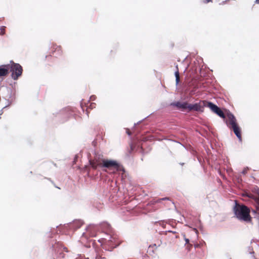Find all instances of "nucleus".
I'll return each instance as SVG.
<instances>
[{"label": "nucleus", "instance_id": "f257e3e1", "mask_svg": "<svg viewBox=\"0 0 259 259\" xmlns=\"http://www.w3.org/2000/svg\"><path fill=\"white\" fill-rule=\"evenodd\" d=\"M100 167L105 168V171L110 174H115L116 172H122V176L125 172V170L123 166L115 160L105 159L101 161Z\"/></svg>", "mask_w": 259, "mask_h": 259}, {"label": "nucleus", "instance_id": "f03ea898", "mask_svg": "<svg viewBox=\"0 0 259 259\" xmlns=\"http://www.w3.org/2000/svg\"><path fill=\"white\" fill-rule=\"evenodd\" d=\"M234 213L236 218L240 221L250 222L251 217L250 215V209L243 205H237L234 207Z\"/></svg>", "mask_w": 259, "mask_h": 259}, {"label": "nucleus", "instance_id": "7ed1b4c3", "mask_svg": "<svg viewBox=\"0 0 259 259\" xmlns=\"http://www.w3.org/2000/svg\"><path fill=\"white\" fill-rule=\"evenodd\" d=\"M227 119L225 121L227 126L232 130L236 136L241 134V130L239 126L237 119L234 115L229 111L227 114Z\"/></svg>", "mask_w": 259, "mask_h": 259}, {"label": "nucleus", "instance_id": "20e7f679", "mask_svg": "<svg viewBox=\"0 0 259 259\" xmlns=\"http://www.w3.org/2000/svg\"><path fill=\"white\" fill-rule=\"evenodd\" d=\"M11 73V77L14 80H17L22 75L23 68L19 63H15L13 61H10L9 64V73Z\"/></svg>", "mask_w": 259, "mask_h": 259}, {"label": "nucleus", "instance_id": "39448f33", "mask_svg": "<svg viewBox=\"0 0 259 259\" xmlns=\"http://www.w3.org/2000/svg\"><path fill=\"white\" fill-rule=\"evenodd\" d=\"M205 107V101H200L198 103L194 104H189L187 102V112L196 111L198 112H203L204 111V107Z\"/></svg>", "mask_w": 259, "mask_h": 259}, {"label": "nucleus", "instance_id": "423d86ee", "mask_svg": "<svg viewBox=\"0 0 259 259\" xmlns=\"http://www.w3.org/2000/svg\"><path fill=\"white\" fill-rule=\"evenodd\" d=\"M103 157V155L95 154L94 159L89 160V164L93 169H97L100 166L102 160L105 159Z\"/></svg>", "mask_w": 259, "mask_h": 259}, {"label": "nucleus", "instance_id": "0eeeda50", "mask_svg": "<svg viewBox=\"0 0 259 259\" xmlns=\"http://www.w3.org/2000/svg\"><path fill=\"white\" fill-rule=\"evenodd\" d=\"M187 102L176 101L170 103L169 106L176 107L177 109L182 111H185L187 110Z\"/></svg>", "mask_w": 259, "mask_h": 259}, {"label": "nucleus", "instance_id": "6e6552de", "mask_svg": "<svg viewBox=\"0 0 259 259\" xmlns=\"http://www.w3.org/2000/svg\"><path fill=\"white\" fill-rule=\"evenodd\" d=\"M9 74V64L0 65V77L3 78Z\"/></svg>", "mask_w": 259, "mask_h": 259}, {"label": "nucleus", "instance_id": "1a4fd4ad", "mask_svg": "<svg viewBox=\"0 0 259 259\" xmlns=\"http://www.w3.org/2000/svg\"><path fill=\"white\" fill-rule=\"evenodd\" d=\"M205 107H208L214 113L219 107L217 105L210 101H205Z\"/></svg>", "mask_w": 259, "mask_h": 259}, {"label": "nucleus", "instance_id": "9d476101", "mask_svg": "<svg viewBox=\"0 0 259 259\" xmlns=\"http://www.w3.org/2000/svg\"><path fill=\"white\" fill-rule=\"evenodd\" d=\"M214 113H215L217 115H218L219 117L221 118H223L224 119L225 118V116L224 114V112L219 107L214 112Z\"/></svg>", "mask_w": 259, "mask_h": 259}, {"label": "nucleus", "instance_id": "9b49d317", "mask_svg": "<svg viewBox=\"0 0 259 259\" xmlns=\"http://www.w3.org/2000/svg\"><path fill=\"white\" fill-rule=\"evenodd\" d=\"M233 180L235 184H240L242 182V179L240 177V176L237 175H235L233 178Z\"/></svg>", "mask_w": 259, "mask_h": 259}, {"label": "nucleus", "instance_id": "f8f14e48", "mask_svg": "<svg viewBox=\"0 0 259 259\" xmlns=\"http://www.w3.org/2000/svg\"><path fill=\"white\" fill-rule=\"evenodd\" d=\"M175 76L176 77V85H178V84L180 82V79H179L180 73H179V68H177L176 71L175 72Z\"/></svg>", "mask_w": 259, "mask_h": 259}, {"label": "nucleus", "instance_id": "ddd939ff", "mask_svg": "<svg viewBox=\"0 0 259 259\" xmlns=\"http://www.w3.org/2000/svg\"><path fill=\"white\" fill-rule=\"evenodd\" d=\"M252 192L254 194H259V187L256 186H254L252 188Z\"/></svg>", "mask_w": 259, "mask_h": 259}, {"label": "nucleus", "instance_id": "4468645a", "mask_svg": "<svg viewBox=\"0 0 259 259\" xmlns=\"http://www.w3.org/2000/svg\"><path fill=\"white\" fill-rule=\"evenodd\" d=\"M5 28L6 27L4 26H2L0 28V30L1 32H0V35H4L5 33Z\"/></svg>", "mask_w": 259, "mask_h": 259}, {"label": "nucleus", "instance_id": "2eb2a0df", "mask_svg": "<svg viewBox=\"0 0 259 259\" xmlns=\"http://www.w3.org/2000/svg\"><path fill=\"white\" fill-rule=\"evenodd\" d=\"M77 225V228H79L81 227L82 224L80 221H76L75 222H74L73 225Z\"/></svg>", "mask_w": 259, "mask_h": 259}, {"label": "nucleus", "instance_id": "dca6fc26", "mask_svg": "<svg viewBox=\"0 0 259 259\" xmlns=\"http://www.w3.org/2000/svg\"><path fill=\"white\" fill-rule=\"evenodd\" d=\"M249 169V168L248 167H246L245 168H244L243 170L242 171V174L243 175H245L247 172V170Z\"/></svg>", "mask_w": 259, "mask_h": 259}, {"label": "nucleus", "instance_id": "f3484780", "mask_svg": "<svg viewBox=\"0 0 259 259\" xmlns=\"http://www.w3.org/2000/svg\"><path fill=\"white\" fill-rule=\"evenodd\" d=\"M237 137V138H238L239 141L240 142H242V137H241V134L238 135H237L236 136Z\"/></svg>", "mask_w": 259, "mask_h": 259}, {"label": "nucleus", "instance_id": "a211bd4d", "mask_svg": "<svg viewBox=\"0 0 259 259\" xmlns=\"http://www.w3.org/2000/svg\"><path fill=\"white\" fill-rule=\"evenodd\" d=\"M96 96L95 95H92L90 98V100H92V101H94L96 100Z\"/></svg>", "mask_w": 259, "mask_h": 259}, {"label": "nucleus", "instance_id": "6ab92c4d", "mask_svg": "<svg viewBox=\"0 0 259 259\" xmlns=\"http://www.w3.org/2000/svg\"><path fill=\"white\" fill-rule=\"evenodd\" d=\"M96 104L94 103H91L90 107L91 109H93L94 108H95Z\"/></svg>", "mask_w": 259, "mask_h": 259}, {"label": "nucleus", "instance_id": "aec40b11", "mask_svg": "<svg viewBox=\"0 0 259 259\" xmlns=\"http://www.w3.org/2000/svg\"><path fill=\"white\" fill-rule=\"evenodd\" d=\"M148 117H149V116H147V117H146L145 118H144L143 119L140 120V121H139L137 123H135L134 124V126H136V125L139 124L140 123H141V122H142L145 119L147 118Z\"/></svg>", "mask_w": 259, "mask_h": 259}, {"label": "nucleus", "instance_id": "412c9836", "mask_svg": "<svg viewBox=\"0 0 259 259\" xmlns=\"http://www.w3.org/2000/svg\"><path fill=\"white\" fill-rule=\"evenodd\" d=\"M176 143H178L180 144H181L185 149H187V148L185 147V146L184 145H183V144L181 143L180 142H178V141H174Z\"/></svg>", "mask_w": 259, "mask_h": 259}, {"label": "nucleus", "instance_id": "4be33fe9", "mask_svg": "<svg viewBox=\"0 0 259 259\" xmlns=\"http://www.w3.org/2000/svg\"><path fill=\"white\" fill-rule=\"evenodd\" d=\"M192 245L190 244H188L187 248H188V250H190L191 249V248L192 247Z\"/></svg>", "mask_w": 259, "mask_h": 259}, {"label": "nucleus", "instance_id": "5701e85b", "mask_svg": "<svg viewBox=\"0 0 259 259\" xmlns=\"http://www.w3.org/2000/svg\"><path fill=\"white\" fill-rule=\"evenodd\" d=\"M7 107V106H6L5 107H4L2 109H1L0 110V115H1L3 113V109L5 108H6Z\"/></svg>", "mask_w": 259, "mask_h": 259}, {"label": "nucleus", "instance_id": "b1692460", "mask_svg": "<svg viewBox=\"0 0 259 259\" xmlns=\"http://www.w3.org/2000/svg\"><path fill=\"white\" fill-rule=\"evenodd\" d=\"M185 240L186 241V243L187 244H189V240L187 238H185Z\"/></svg>", "mask_w": 259, "mask_h": 259}, {"label": "nucleus", "instance_id": "393cba45", "mask_svg": "<svg viewBox=\"0 0 259 259\" xmlns=\"http://www.w3.org/2000/svg\"><path fill=\"white\" fill-rule=\"evenodd\" d=\"M212 2V0H205V1H204V3L207 4V3H209V2Z\"/></svg>", "mask_w": 259, "mask_h": 259}, {"label": "nucleus", "instance_id": "a878e982", "mask_svg": "<svg viewBox=\"0 0 259 259\" xmlns=\"http://www.w3.org/2000/svg\"><path fill=\"white\" fill-rule=\"evenodd\" d=\"M126 133L129 136L131 135V133L128 131V130L126 131Z\"/></svg>", "mask_w": 259, "mask_h": 259}, {"label": "nucleus", "instance_id": "bb28decb", "mask_svg": "<svg viewBox=\"0 0 259 259\" xmlns=\"http://www.w3.org/2000/svg\"><path fill=\"white\" fill-rule=\"evenodd\" d=\"M255 3L257 4H259V0H255Z\"/></svg>", "mask_w": 259, "mask_h": 259}, {"label": "nucleus", "instance_id": "cd10ccee", "mask_svg": "<svg viewBox=\"0 0 259 259\" xmlns=\"http://www.w3.org/2000/svg\"><path fill=\"white\" fill-rule=\"evenodd\" d=\"M195 153H196V151H195V150H192V153L193 154H194Z\"/></svg>", "mask_w": 259, "mask_h": 259}, {"label": "nucleus", "instance_id": "c85d7f7f", "mask_svg": "<svg viewBox=\"0 0 259 259\" xmlns=\"http://www.w3.org/2000/svg\"><path fill=\"white\" fill-rule=\"evenodd\" d=\"M240 194L243 195V194H249V193H244V192H243V193H240Z\"/></svg>", "mask_w": 259, "mask_h": 259}, {"label": "nucleus", "instance_id": "c756f323", "mask_svg": "<svg viewBox=\"0 0 259 259\" xmlns=\"http://www.w3.org/2000/svg\"><path fill=\"white\" fill-rule=\"evenodd\" d=\"M180 164L182 166H183L185 164V163L184 162H181L180 163Z\"/></svg>", "mask_w": 259, "mask_h": 259}, {"label": "nucleus", "instance_id": "7c9ffc66", "mask_svg": "<svg viewBox=\"0 0 259 259\" xmlns=\"http://www.w3.org/2000/svg\"><path fill=\"white\" fill-rule=\"evenodd\" d=\"M229 1V0H226V1H224V2H223V3H223V4H225V3H226V2H227V1Z\"/></svg>", "mask_w": 259, "mask_h": 259}, {"label": "nucleus", "instance_id": "2f4dec72", "mask_svg": "<svg viewBox=\"0 0 259 259\" xmlns=\"http://www.w3.org/2000/svg\"><path fill=\"white\" fill-rule=\"evenodd\" d=\"M168 232H169V233H172L173 234H175V232H172V231H168Z\"/></svg>", "mask_w": 259, "mask_h": 259}, {"label": "nucleus", "instance_id": "473e14b6", "mask_svg": "<svg viewBox=\"0 0 259 259\" xmlns=\"http://www.w3.org/2000/svg\"><path fill=\"white\" fill-rule=\"evenodd\" d=\"M77 156H75V158L74 159V162H75V160H76Z\"/></svg>", "mask_w": 259, "mask_h": 259}, {"label": "nucleus", "instance_id": "72a5a7b5", "mask_svg": "<svg viewBox=\"0 0 259 259\" xmlns=\"http://www.w3.org/2000/svg\"><path fill=\"white\" fill-rule=\"evenodd\" d=\"M166 199H168V198H163L162 199H161V200H166Z\"/></svg>", "mask_w": 259, "mask_h": 259}, {"label": "nucleus", "instance_id": "f704fd0d", "mask_svg": "<svg viewBox=\"0 0 259 259\" xmlns=\"http://www.w3.org/2000/svg\"><path fill=\"white\" fill-rule=\"evenodd\" d=\"M176 70L177 69V68H178V65L177 64L176 65Z\"/></svg>", "mask_w": 259, "mask_h": 259}, {"label": "nucleus", "instance_id": "c9c22d12", "mask_svg": "<svg viewBox=\"0 0 259 259\" xmlns=\"http://www.w3.org/2000/svg\"><path fill=\"white\" fill-rule=\"evenodd\" d=\"M95 143H96V142H95V141H93V144L94 145H95Z\"/></svg>", "mask_w": 259, "mask_h": 259}]
</instances>
